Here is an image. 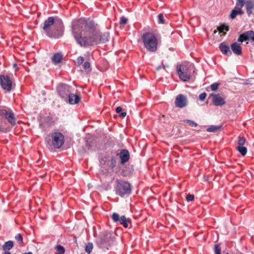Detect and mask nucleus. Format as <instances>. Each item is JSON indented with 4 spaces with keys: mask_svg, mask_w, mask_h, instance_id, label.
I'll list each match as a JSON object with an SVG mask.
<instances>
[{
    "mask_svg": "<svg viewBox=\"0 0 254 254\" xmlns=\"http://www.w3.org/2000/svg\"><path fill=\"white\" fill-rule=\"evenodd\" d=\"M246 11L249 16L253 14L254 11V0H248L245 2Z\"/></svg>",
    "mask_w": 254,
    "mask_h": 254,
    "instance_id": "nucleus-19",
    "label": "nucleus"
},
{
    "mask_svg": "<svg viewBox=\"0 0 254 254\" xmlns=\"http://www.w3.org/2000/svg\"><path fill=\"white\" fill-rule=\"evenodd\" d=\"M115 243L114 237L111 233L107 231L101 232L96 240L97 246L104 251L108 250Z\"/></svg>",
    "mask_w": 254,
    "mask_h": 254,
    "instance_id": "nucleus-3",
    "label": "nucleus"
},
{
    "mask_svg": "<svg viewBox=\"0 0 254 254\" xmlns=\"http://www.w3.org/2000/svg\"><path fill=\"white\" fill-rule=\"evenodd\" d=\"M51 30L58 34L57 37H50L51 38H59L61 37L63 31L62 21L61 19H58L51 29Z\"/></svg>",
    "mask_w": 254,
    "mask_h": 254,
    "instance_id": "nucleus-12",
    "label": "nucleus"
},
{
    "mask_svg": "<svg viewBox=\"0 0 254 254\" xmlns=\"http://www.w3.org/2000/svg\"><path fill=\"white\" fill-rule=\"evenodd\" d=\"M142 39L145 48L149 52H155L158 47V40L156 36L150 32L144 33Z\"/></svg>",
    "mask_w": 254,
    "mask_h": 254,
    "instance_id": "nucleus-4",
    "label": "nucleus"
},
{
    "mask_svg": "<svg viewBox=\"0 0 254 254\" xmlns=\"http://www.w3.org/2000/svg\"><path fill=\"white\" fill-rule=\"evenodd\" d=\"M219 48L221 52L223 54H225L228 56H230L232 55V52L230 50L229 47L224 43L220 44Z\"/></svg>",
    "mask_w": 254,
    "mask_h": 254,
    "instance_id": "nucleus-20",
    "label": "nucleus"
},
{
    "mask_svg": "<svg viewBox=\"0 0 254 254\" xmlns=\"http://www.w3.org/2000/svg\"><path fill=\"white\" fill-rule=\"evenodd\" d=\"M158 22L159 23L164 24L165 23L163 14H162V13L159 14L158 15Z\"/></svg>",
    "mask_w": 254,
    "mask_h": 254,
    "instance_id": "nucleus-36",
    "label": "nucleus"
},
{
    "mask_svg": "<svg viewBox=\"0 0 254 254\" xmlns=\"http://www.w3.org/2000/svg\"><path fill=\"white\" fill-rule=\"evenodd\" d=\"M112 218L114 222H119L120 224L122 225L125 228L128 227V224L130 222V220L127 219L125 216L123 215L120 216L119 214L117 213H114L112 214Z\"/></svg>",
    "mask_w": 254,
    "mask_h": 254,
    "instance_id": "nucleus-11",
    "label": "nucleus"
},
{
    "mask_svg": "<svg viewBox=\"0 0 254 254\" xmlns=\"http://www.w3.org/2000/svg\"><path fill=\"white\" fill-rule=\"evenodd\" d=\"M2 121H0V132L3 131L4 128L2 127Z\"/></svg>",
    "mask_w": 254,
    "mask_h": 254,
    "instance_id": "nucleus-45",
    "label": "nucleus"
},
{
    "mask_svg": "<svg viewBox=\"0 0 254 254\" xmlns=\"http://www.w3.org/2000/svg\"><path fill=\"white\" fill-rule=\"evenodd\" d=\"M236 149L243 156H245L247 153V148L243 146H239Z\"/></svg>",
    "mask_w": 254,
    "mask_h": 254,
    "instance_id": "nucleus-30",
    "label": "nucleus"
},
{
    "mask_svg": "<svg viewBox=\"0 0 254 254\" xmlns=\"http://www.w3.org/2000/svg\"><path fill=\"white\" fill-rule=\"evenodd\" d=\"M244 4H245V2L244 0H237L236 5L241 9L244 6Z\"/></svg>",
    "mask_w": 254,
    "mask_h": 254,
    "instance_id": "nucleus-35",
    "label": "nucleus"
},
{
    "mask_svg": "<svg viewBox=\"0 0 254 254\" xmlns=\"http://www.w3.org/2000/svg\"><path fill=\"white\" fill-rule=\"evenodd\" d=\"M83 68L85 70H87V69H88L89 71L91 70V68H90V64L89 62H85L83 65Z\"/></svg>",
    "mask_w": 254,
    "mask_h": 254,
    "instance_id": "nucleus-39",
    "label": "nucleus"
},
{
    "mask_svg": "<svg viewBox=\"0 0 254 254\" xmlns=\"http://www.w3.org/2000/svg\"><path fill=\"white\" fill-rule=\"evenodd\" d=\"M246 142V139L244 137H239L238 144L239 146H243Z\"/></svg>",
    "mask_w": 254,
    "mask_h": 254,
    "instance_id": "nucleus-34",
    "label": "nucleus"
},
{
    "mask_svg": "<svg viewBox=\"0 0 254 254\" xmlns=\"http://www.w3.org/2000/svg\"><path fill=\"white\" fill-rule=\"evenodd\" d=\"M0 85L1 88L7 92H10L15 87L13 79L7 74L0 75Z\"/></svg>",
    "mask_w": 254,
    "mask_h": 254,
    "instance_id": "nucleus-7",
    "label": "nucleus"
},
{
    "mask_svg": "<svg viewBox=\"0 0 254 254\" xmlns=\"http://www.w3.org/2000/svg\"><path fill=\"white\" fill-rule=\"evenodd\" d=\"M55 23V19L53 17H49L46 19L43 23L42 29L44 33L48 37H57L58 34L53 31L51 29Z\"/></svg>",
    "mask_w": 254,
    "mask_h": 254,
    "instance_id": "nucleus-8",
    "label": "nucleus"
},
{
    "mask_svg": "<svg viewBox=\"0 0 254 254\" xmlns=\"http://www.w3.org/2000/svg\"><path fill=\"white\" fill-rule=\"evenodd\" d=\"M184 122L189 124V125L191 127H196L198 125L197 123H196L194 122H193V121L190 120H184Z\"/></svg>",
    "mask_w": 254,
    "mask_h": 254,
    "instance_id": "nucleus-33",
    "label": "nucleus"
},
{
    "mask_svg": "<svg viewBox=\"0 0 254 254\" xmlns=\"http://www.w3.org/2000/svg\"><path fill=\"white\" fill-rule=\"evenodd\" d=\"M68 103L71 105H74L78 104L81 100V97L80 95L74 94L70 93L67 97Z\"/></svg>",
    "mask_w": 254,
    "mask_h": 254,
    "instance_id": "nucleus-17",
    "label": "nucleus"
},
{
    "mask_svg": "<svg viewBox=\"0 0 254 254\" xmlns=\"http://www.w3.org/2000/svg\"><path fill=\"white\" fill-rule=\"evenodd\" d=\"M118 156H112L108 161V165L110 167L113 169L116 166Z\"/></svg>",
    "mask_w": 254,
    "mask_h": 254,
    "instance_id": "nucleus-26",
    "label": "nucleus"
},
{
    "mask_svg": "<svg viewBox=\"0 0 254 254\" xmlns=\"http://www.w3.org/2000/svg\"><path fill=\"white\" fill-rule=\"evenodd\" d=\"M93 248V244L91 242H88L85 246V251L88 254H89L91 253Z\"/></svg>",
    "mask_w": 254,
    "mask_h": 254,
    "instance_id": "nucleus-29",
    "label": "nucleus"
},
{
    "mask_svg": "<svg viewBox=\"0 0 254 254\" xmlns=\"http://www.w3.org/2000/svg\"><path fill=\"white\" fill-rule=\"evenodd\" d=\"M55 249L58 252V253L56 254H64L65 253L64 248L61 245H57Z\"/></svg>",
    "mask_w": 254,
    "mask_h": 254,
    "instance_id": "nucleus-28",
    "label": "nucleus"
},
{
    "mask_svg": "<svg viewBox=\"0 0 254 254\" xmlns=\"http://www.w3.org/2000/svg\"><path fill=\"white\" fill-rule=\"evenodd\" d=\"M212 103L215 106H222L225 104V99L217 94L213 96Z\"/></svg>",
    "mask_w": 254,
    "mask_h": 254,
    "instance_id": "nucleus-18",
    "label": "nucleus"
},
{
    "mask_svg": "<svg viewBox=\"0 0 254 254\" xmlns=\"http://www.w3.org/2000/svg\"><path fill=\"white\" fill-rule=\"evenodd\" d=\"M214 251L215 254H221V249L217 244H215L214 246Z\"/></svg>",
    "mask_w": 254,
    "mask_h": 254,
    "instance_id": "nucleus-37",
    "label": "nucleus"
},
{
    "mask_svg": "<svg viewBox=\"0 0 254 254\" xmlns=\"http://www.w3.org/2000/svg\"><path fill=\"white\" fill-rule=\"evenodd\" d=\"M221 128V126H211L206 129V131L208 132H215L220 130Z\"/></svg>",
    "mask_w": 254,
    "mask_h": 254,
    "instance_id": "nucleus-27",
    "label": "nucleus"
},
{
    "mask_svg": "<svg viewBox=\"0 0 254 254\" xmlns=\"http://www.w3.org/2000/svg\"><path fill=\"white\" fill-rule=\"evenodd\" d=\"M0 116L6 120L11 125H16V118L12 110L9 108H0Z\"/></svg>",
    "mask_w": 254,
    "mask_h": 254,
    "instance_id": "nucleus-6",
    "label": "nucleus"
},
{
    "mask_svg": "<svg viewBox=\"0 0 254 254\" xmlns=\"http://www.w3.org/2000/svg\"><path fill=\"white\" fill-rule=\"evenodd\" d=\"M229 27L226 24H223L217 27V30L221 33V36H225L227 31H229Z\"/></svg>",
    "mask_w": 254,
    "mask_h": 254,
    "instance_id": "nucleus-25",
    "label": "nucleus"
},
{
    "mask_svg": "<svg viewBox=\"0 0 254 254\" xmlns=\"http://www.w3.org/2000/svg\"><path fill=\"white\" fill-rule=\"evenodd\" d=\"M4 254H11L9 252H5Z\"/></svg>",
    "mask_w": 254,
    "mask_h": 254,
    "instance_id": "nucleus-47",
    "label": "nucleus"
},
{
    "mask_svg": "<svg viewBox=\"0 0 254 254\" xmlns=\"http://www.w3.org/2000/svg\"><path fill=\"white\" fill-rule=\"evenodd\" d=\"M251 41L254 42V31L249 30L244 32L243 34L240 35L238 41L243 42L244 41Z\"/></svg>",
    "mask_w": 254,
    "mask_h": 254,
    "instance_id": "nucleus-13",
    "label": "nucleus"
},
{
    "mask_svg": "<svg viewBox=\"0 0 254 254\" xmlns=\"http://www.w3.org/2000/svg\"><path fill=\"white\" fill-rule=\"evenodd\" d=\"M126 112H121L120 114V116L122 118H124L126 116Z\"/></svg>",
    "mask_w": 254,
    "mask_h": 254,
    "instance_id": "nucleus-46",
    "label": "nucleus"
},
{
    "mask_svg": "<svg viewBox=\"0 0 254 254\" xmlns=\"http://www.w3.org/2000/svg\"><path fill=\"white\" fill-rule=\"evenodd\" d=\"M116 190H131V186L130 184L126 181H124L122 180H119V179H117L116 180Z\"/></svg>",
    "mask_w": 254,
    "mask_h": 254,
    "instance_id": "nucleus-14",
    "label": "nucleus"
},
{
    "mask_svg": "<svg viewBox=\"0 0 254 254\" xmlns=\"http://www.w3.org/2000/svg\"><path fill=\"white\" fill-rule=\"evenodd\" d=\"M80 20H83L84 23L83 26H81V27H79L77 31V33L80 35L81 36L87 37H93L94 34L97 33L98 30L96 29L94 23L92 21L87 22L86 20L82 18L75 19L72 22V34L74 38V26L77 24L76 22Z\"/></svg>",
    "mask_w": 254,
    "mask_h": 254,
    "instance_id": "nucleus-2",
    "label": "nucleus"
},
{
    "mask_svg": "<svg viewBox=\"0 0 254 254\" xmlns=\"http://www.w3.org/2000/svg\"><path fill=\"white\" fill-rule=\"evenodd\" d=\"M119 156L121 159V163L122 164H125L127 162L129 159V153L128 150L126 149H122L120 152L117 155Z\"/></svg>",
    "mask_w": 254,
    "mask_h": 254,
    "instance_id": "nucleus-16",
    "label": "nucleus"
},
{
    "mask_svg": "<svg viewBox=\"0 0 254 254\" xmlns=\"http://www.w3.org/2000/svg\"><path fill=\"white\" fill-rule=\"evenodd\" d=\"M177 71L180 78L184 81H189L192 72H194L193 66L182 64L177 66Z\"/></svg>",
    "mask_w": 254,
    "mask_h": 254,
    "instance_id": "nucleus-5",
    "label": "nucleus"
},
{
    "mask_svg": "<svg viewBox=\"0 0 254 254\" xmlns=\"http://www.w3.org/2000/svg\"><path fill=\"white\" fill-rule=\"evenodd\" d=\"M84 61V58L82 57H79L76 60L77 63L78 65H81Z\"/></svg>",
    "mask_w": 254,
    "mask_h": 254,
    "instance_id": "nucleus-43",
    "label": "nucleus"
},
{
    "mask_svg": "<svg viewBox=\"0 0 254 254\" xmlns=\"http://www.w3.org/2000/svg\"><path fill=\"white\" fill-rule=\"evenodd\" d=\"M15 239L20 244L23 243V237L20 234H18L15 236Z\"/></svg>",
    "mask_w": 254,
    "mask_h": 254,
    "instance_id": "nucleus-32",
    "label": "nucleus"
},
{
    "mask_svg": "<svg viewBox=\"0 0 254 254\" xmlns=\"http://www.w3.org/2000/svg\"><path fill=\"white\" fill-rule=\"evenodd\" d=\"M175 103L176 107L183 108L187 106L188 101L185 95L179 94L176 97Z\"/></svg>",
    "mask_w": 254,
    "mask_h": 254,
    "instance_id": "nucleus-15",
    "label": "nucleus"
},
{
    "mask_svg": "<svg viewBox=\"0 0 254 254\" xmlns=\"http://www.w3.org/2000/svg\"><path fill=\"white\" fill-rule=\"evenodd\" d=\"M219 85V84L217 82L212 84L210 85V88H211V90L212 91L216 90L218 88Z\"/></svg>",
    "mask_w": 254,
    "mask_h": 254,
    "instance_id": "nucleus-38",
    "label": "nucleus"
},
{
    "mask_svg": "<svg viewBox=\"0 0 254 254\" xmlns=\"http://www.w3.org/2000/svg\"><path fill=\"white\" fill-rule=\"evenodd\" d=\"M131 191H116V193L117 195H119L122 197H127L128 196Z\"/></svg>",
    "mask_w": 254,
    "mask_h": 254,
    "instance_id": "nucleus-31",
    "label": "nucleus"
},
{
    "mask_svg": "<svg viewBox=\"0 0 254 254\" xmlns=\"http://www.w3.org/2000/svg\"><path fill=\"white\" fill-rule=\"evenodd\" d=\"M13 67L16 68L17 67V64H13Z\"/></svg>",
    "mask_w": 254,
    "mask_h": 254,
    "instance_id": "nucleus-48",
    "label": "nucleus"
},
{
    "mask_svg": "<svg viewBox=\"0 0 254 254\" xmlns=\"http://www.w3.org/2000/svg\"><path fill=\"white\" fill-rule=\"evenodd\" d=\"M206 93L205 92H203L199 95V99L200 101H203L206 98Z\"/></svg>",
    "mask_w": 254,
    "mask_h": 254,
    "instance_id": "nucleus-41",
    "label": "nucleus"
},
{
    "mask_svg": "<svg viewBox=\"0 0 254 254\" xmlns=\"http://www.w3.org/2000/svg\"><path fill=\"white\" fill-rule=\"evenodd\" d=\"M127 19L124 16H122L121 18L120 24L125 25V24H127Z\"/></svg>",
    "mask_w": 254,
    "mask_h": 254,
    "instance_id": "nucleus-42",
    "label": "nucleus"
},
{
    "mask_svg": "<svg viewBox=\"0 0 254 254\" xmlns=\"http://www.w3.org/2000/svg\"><path fill=\"white\" fill-rule=\"evenodd\" d=\"M77 23L74 26V39L78 45L82 47H88L92 46L94 45L99 44L100 43H104L108 41L109 38V33L106 32L104 33H100L98 31L97 33L94 34L93 37H82L80 35L77 33L78 28L83 26V21L80 20L76 21Z\"/></svg>",
    "mask_w": 254,
    "mask_h": 254,
    "instance_id": "nucleus-1",
    "label": "nucleus"
},
{
    "mask_svg": "<svg viewBox=\"0 0 254 254\" xmlns=\"http://www.w3.org/2000/svg\"><path fill=\"white\" fill-rule=\"evenodd\" d=\"M52 144L56 148H60L64 143V136L59 132L52 133Z\"/></svg>",
    "mask_w": 254,
    "mask_h": 254,
    "instance_id": "nucleus-10",
    "label": "nucleus"
},
{
    "mask_svg": "<svg viewBox=\"0 0 254 254\" xmlns=\"http://www.w3.org/2000/svg\"><path fill=\"white\" fill-rule=\"evenodd\" d=\"M116 112L118 113H121V111H122V107H118L117 108H116Z\"/></svg>",
    "mask_w": 254,
    "mask_h": 254,
    "instance_id": "nucleus-44",
    "label": "nucleus"
},
{
    "mask_svg": "<svg viewBox=\"0 0 254 254\" xmlns=\"http://www.w3.org/2000/svg\"><path fill=\"white\" fill-rule=\"evenodd\" d=\"M72 87L67 84L60 83L57 87V91L61 98L66 100L68 95L72 92Z\"/></svg>",
    "mask_w": 254,
    "mask_h": 254,
    "instance_id": "nucleus-9",
    "label": "nucleus"
},
{
    "mask_svg": "<svg viewBox=\"0 0 254 254\" xmlns=\"http://www.w3.org/2000/svg\"><path fill=\"white\" fill-rule=\"evenodd\" d=\"M231 49L233 53L237 55H240L242 54V47L237 43H233L231 44Z\"/></svg>",
    "mask_w": 254,
    "mask_h": 254,
    "instance_id": "nucleus-21",
    "label": "nucleus"
},
{
    "mask_svg": "<svg viewBox=\"0 0 254 254\" xmlns=\"http://www.w3.org/2000/svg\"><path fill=\"white\" fill-rule=\"evenodd\" d=\"M13 247V242L12 241H8L4 243L2 246V250L5 252H9Z\"/></svg>",
    "mask_w": 254,
    "mask_h": 254,
    "instance_id": "nucleus-22",
    "label": "nucleus"
},
{
    "mask_svg": "<svg viewBox=\"0 0 254 254\" xmlns=\"http://www.w3.org/2000/svg\"><path fill=\"white\" fill-rule=\"evenodd\" d=\"M243 13L244 12L241 8H238L237 9H234L232 11L230 17L232 19H234L238 15H242Z\"/></svg>",
    "mask_w": 254,
    "mask_h": 254,
    "instance_id": "nucleus-24",
    "label": "nucleus"
},
{
    "mask_svg": "<svg viewBox=\"0 0 254 254\" xmlns=\"http://www.w3.org/2000/svg\"><path fill=\"white\" fill-rule=\"evenodd\" d=\"M194 199V195L189 194L186 196V200L188 202L193 200Z\"/></svg>",
    "mask_w": 254,
    "mask_h": 254,
    "instance_id": "nucleus-40",
    "label": "nucleus"
},
{
    "mask_svg": "<svg viewBox=\"0 0 254 254\" xmlns=\"http://www.w3.org/2000/svg\"><path fill=\"white\" fill-rule=\"evenodd\" d=\"M63 58V55L61 53L55 54L52 58V61L55 64L60 63Z\"/></svg>",
    "mask_w": 254,
    "mask_h": 254,
    "instance_id": "nucleus-23",
    "label": "nucleus"
}]
</instances>
